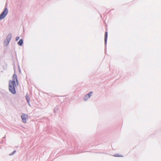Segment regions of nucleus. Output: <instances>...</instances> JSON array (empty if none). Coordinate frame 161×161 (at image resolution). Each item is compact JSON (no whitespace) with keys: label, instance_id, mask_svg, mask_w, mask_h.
<instances>
[{"label":"nucleus","instance_id":"obj_1","mask_svg":"<svg viewBox=\"0 0 161 161\" xmlns=\"http://www.w3.org/2000/svg\"><path fill=\"white\" fill-rule=\"evenodd\" d=\"M13 80L9 81V89L10 92L13 94H15L16 93L15 87L16 84L18 85V82L17 79V75L14 74L13 77Z\"/></svg>","mask_w":161,"mask_h":161},{"label":"nucleus","instance_id":"obj_2","mask_svg":"<svg viewBox=\"0 0 161 161\" xmlns=\"http://www.w3.org/2000/svg\"><path fill=\"white\" fill-rule=\"evenodd\" d=\"M21 118L23 122L25 123L26 122L28 119V115L25 114L23 113L21 115Z\"/></svg>","mask_w":161,"mask_h":161},{"label":"nucleus","instance_id":"obj_3","mask_svg":"<svg viewBox=\"0 0 161 161\" xmlns=\"http://www.w3.org/2000/svg\"><path fill=\"white\" fill-rule=\"evenodd\" d=\"M11 38V34H9L7 36L6 40L4 41V44L7 45L10 42Z\"/></svg>","mask_w":161,"mask_h":161},{"label":"nucleus","instance_id":"obj_4","mask_svg":"<svg viewBox=\"0 0 161 161\" xmlns=\"http://www.w3.org/2000/svg\"><path fill=\"white\" fill-rule=\"evenodd\" d=\"M92 94V92H89L88 94L85 96L84 97V100L85 101H87L88 99L90 98Z\"/></svg>","mask_w":161,"mask_h":161},{"label":"nucleus","instance_id":"obj_5","mask_svg":"<svg viewBox=\"0 0 161 161\" xmlns=\"http://www.w3.org/2000/svg\"><path fill=\"white\" fill-rule=\"evenodd\" d=\"M8 12V10L7 8H6L3 11V12L2 13V14L4 15V16L6 17L7 15Z\"/></svg>","mask_w":161,"mask_h":161},{"label":"nucleus","instance_id":"obj_6","mask_svg":"<svg viewBox=\"0 0 161 161\" xmlns=\"http://www.w3.org/2000/svg\"><path fill=\"white\" fill-rule=\"evenodd\" d=\"M108 36V33L107 32H106L105 33V43L106 44L107 43V38Z\"/></svg>","mask_w":161,"mask_h":161},{"label":"nucleus","instance_id":"obj_7","mask_svg":"<svg viewBox=\"0 0 161 161\" xmlns=\"http://www.w3.org/2000/svg\"><path fill=\"white\" fill-rule=\"evenodd\" d=\"M23 42V40L22 39H21L20 40H19V42H18V45H19V46H21L22 45Z\"/></svg>","mask_w":161,"mask_h":161},{"label":"nucleus","instance_id":"obj_8","mask_svg":"<svg viewBox=\"0 0 161 161\" xmlns=\"http://www.w3.org/2000/svg\"><path fill=\"white\" fill-rule=\"evenodd\" d=\"M26 99L29 105H30V103H29V100L30 98L29 96L27 94L26 96Z\"/></svg>","mask_w":161,"mask_h":161},{"label":"nucleus","instance_id":"obj_9","mask_svg":"<svg viewBox=\"0 0 161 161\" xmlns=\"http://www.w3.org/2000/svg\"><path fill=\"white\" fill-rule=\"evenodd\" d=\"M5 17L4 16V15H3V14L1 13V14L0 15V20H2V19L4 18Z\"/></svg>","mask_w":161,"mask_h":161},{"label":"nucleus","instance_id":"obj_10","mask_svg":"<svg viewBox=\"0 0 161 161\" xmlns=\"http://www.w3.org/2000/svg\"><path fill=\"white\" fill-rule=\"evenodd\" d=\"M58 108H54V111L55 112H57L58 110Z\"/></svg>","mask_w":161,"mask_h":161},{"label":"nucleus","instance_id":"obj_11","mask_svg":"<svg viewBox=\"0 0 161 161\" xmlns=\"http://www.w3.org/2000/svg\"><path fill=\"white\" fill-rule=\"evenodd\" d=\"M19 39V36H17L16 37L15 39L16 41H17Z\"/></svg>","mask_w":161,"mask_h":161},{"label":"nucleus","instance_id":"obj_12","mask_svg":"<svg viewBox=\"0 0 161 161\" xmlns=\"http://www.w3.org/2000/svg\"><path fill=\"white\" fill-rule=\"evenodd\" d=\"M114 156L115 157H121V156L118 155V154H116L114 155Z\"/></svg>","mask_w":161,"mask_h":161},{"label":"nucleus","instance_id":"obj_13","mask_svg":"<svg viewBox=\"0 0 161 161\" xmlns=\"http://www.w3.org/2000/svg\"><path fill=\"white\" fill-rule=\"evenodd\" d=\"M19 72H20V68H19Z\"/></svg>","mask_w":161,"mask_h":161},{"label":"nucleus","instance_id":"obj_14","mask_svg":"<svg viewBox=\"0 0 161 161\" xmlns=\"http://www.w3.org/2000/svg\"><path fill=\"white\" fill-rule=\"evenodd\" d=\"M16 152V151H14L13 152V153L12 154H13L15 152Z\"/></svg>","mask_w":161,"mask_h":161}]
</instances>
